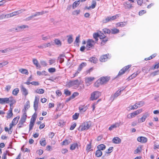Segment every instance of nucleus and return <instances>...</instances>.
<instances>
[{"label":"nucleus","instance_id":"obj_43","mask_svg":"<svg viewBox=\"0 0 159 159\" xmlns=\"http://www.w3.org/2000/svg\"><path fill=\"white\" fill-rule=\"evenodd\" d=\"M78 144L77 143H74L71 145L70 147V149L71 150H74L76 147L78 148Z\"/></svg>","mask_w":159,"mask_h":159},{"label":"nucleus","instance_id":"obj_26","mask_svg":"<svg viewBox=\"0 0 159 159\" xmlns=\"http://www.w3.org/2000/svg\"><path fill=\"white\" fill-rule=\"evenodd\" d=\"M95 155L97 157H100L102 155V152L100 150L98 149L95 152Z\"/></svg>","mask_w":159,"mask_h":159},{"label":"nucleus","instance_id":"obj_48","mask_svg":"<svg viewBox=\"0 0 159 159\" xmlns=\"http://www.w3.org/2000/svg\"><path fill=\"white\" fill-rule=\"evenodd\" d=\"M135 104H136L138 107H140L143 106L144 104V102L143 101H140L137 102Z\"/></svg>","mask_w":159,"mask_h":159},{"label":"nucleus","instance_id":"obj_6","mask_svg":"<svg viewBox=\"0 0 159 159\" xmlns=\"http://www.w3.org/2000/svg\"><path fill=\"white\" fill-rule=\"evenodd\" d=\"M110 79V77L106 76L101 77L99 79L100 81L101 84H106L109 81Z\"/></svg>","mask_w":159,"mask_h":159},{"label":"nucleus","instance_id":"obj_50","mask_svg":"<svg viewBox=\"0 0 159 159\" xmlns=\"http://www.w3.org/2000/svg\"><path fill=\"white\" fill-rule=\"evenodd\" d=\"M21 13V10H19L18 11H16L13 12L11 13L12 15H13V16H14L17 15Z\"/></svg>","mask_w":159,"mask_h":159},{"label":"nucleus","instance_id":"obj_35","mask_svg":"<svg viewBox=\"0 0 159 159\" xmlns=\"http://www.w3.org/2000/svg\"><path fill=\"white\" fill-rule=\"evenodd\" d=\"M44 92V90L43 89H37L35 91V92L39 94H43Z\"/></svg>","mask_w":159,"mask_h":159},{"label":"nucleus","instance_id":"obj_7","mask_svg":"<svg viewBox=\"0 0 159 159\" xmlns=\"http://www.w3.org/2000/svg\"><path fill=\"white\" fill-rule=\"evenodd\" d=\"M39 100V96H35L34 101V107L35 111H36L38 108V102Z\"/></svg>","mask_w":159,"mask_h":159},{"label":"nucleus","instance_id":"obj_41","mask_svg":"<svg viewBox=\"0 0 159 159\" xmlns=\"http://www.w3.org/2000/svg\"><path fill=\"white\" fill-rule=\"evenodd\" d=\"M54 43L56 44L58 46H61V43L60 40L56 39L54 40Z\"/></svg>","mask_w":159,"mask_h":159},{"label":"nucleus","instance_id":"obj_49","mask_svg":"<svg viewBox=\"0 0 159 159\" xmlns=\"http://www.w3.org/2000/svg\"><path fill=\"white\" fill-rule=\"evenodd\" d=\"M13 126H14L13 124H10L9 125L10 128L8 129V133L11 134L12 131V128Z\"/></svg>","mask_w":159,"mask_h":159},{"label":"nucleus","instance_id":"obj_23","mask_svg":"<svg viewBox=\"0 0 159 159\" xmlns=\"http://www.w3.org/2000/svg\"><path fill=\"white\" fill-rule=\"evenodd\" d=\"M48 11H46L45 12L44 11H42L41 12H36L35 13V14H34V16L36 17L37 16L42 15L45 13H48Z\"/></svg>","mask_w":159,"mask_h":159},{"label":"nucleus","instance_id":"obj_4","mask_svg":"<svg viewBox=\"0 0 159 159\" xmlns=\"http://www.w3.org/2000/svg\"><path fill=\"white\" fill-rule=\"evenodd\" d=\"M101 95V93L99 92L96 91L91 93L90 99L91 100H94L97 99Z\"/></svg>","mask_w":159,"mask_h":159},{"label":"nucleus","instance_id":"obj_33","mask_svg":"<svg viewBox=\"0 0 159 159\" xmlns=\"http://www.w3.org/2000/svg\"><path fill=\"white\" fill-rule=\"evenodd\" d=\"M13 49L11 48H8L5 49L4 50H0V52L3 53H5L6 52H7Z\"/></svg>","mask_w":159,"mask_h":159},{"label":"nucleus","instance_id":"obj_37","mask_svg":"<svg viewBox=\"0 0 159 159\" xmlns=\"http://www.w3.org/2000/svg\"><path fill=\"white\" fill-rule=\"evenodd\" d=\"M150 70V68L148 69L147 67L144 66L142 68V71L145 73H147Z\"/></svg>","mask_w":159,"mask_h":159},{"label":"nucleus","instance_id":"obj_31","mask_svg":"<svg viewBox=\"0 0 159 159\" xmlns=\"http://www.w3.org/2000/svg\"><path fill=\"white\" fill-rule=\"evenodd\" d=\"M19 71L21 73L25 74V75H28V72L27 70L24 69H19Z\"/></svg>","mask_w":159,"mask_h":159},{"label":"nucleus","instance_id":"obj_38","mask_svg":"<svg viewBox=\"0 0 159 159\" xmlns=\"http://www.w3.org/2000/svg\"><path fill=\"white\" fill-rule=\"evenodd\" d=\"M19 91V89L18 88H16L13 90L12 93L13 95L16 96L18 93Z\"/></svg>","mask_w":159,"mask_h":159},{"label":"nucleus","instance_id":"obj_12","mask_svg":"<svg viewBox=\"0 0 159 159\" xmlns=\"http://www.w3.org/2000/svg\"><path fill=\"white\" fill-rule=\"evenodd\" d=\"M147 139L144 137H139L137 138V140L140 142L142 143H145L147 141Z\"/></svg>","mask_w":159,"mask_h":159},{"label":"nucleus","instance_id":"obj_40","mask_svg":"<svg viewBox=\"0 0 159 159\" xmlns=\"http://www.w3.org/2000/svg\"><path fill=\"white\" fill-rule=\"evenodd\" d=\"M26 27H28L27 26L25 25H22L20 26H18L17 28H16L15 29L16 30H19L20 31V30H22L23 29L25 28Z\"/></svg>","mask_w":159,"mask_h":159},{"label":"nucleus","instance_id":"obj_8","mask_svg":"<svg viewBox=\"0 0 159 159\" xmlns=\"http://www.w3.org/2000/svg\"><path fill=\"white\" fill-rule=\"evenodd\" d=\"M109 56V54L102 55L100 57L99 60L101 62H105L108 58V57Z\"/></svg>","mask_w":159,"mask_h":159},{"label":"nucleus","instance_id":"obj_62","mask_svg":"<svg viewBox=\"0 0 159 159\" xmlns=\"http://www.w3.org/2000/svg\"><path fill=\"white\" fill-rule=\"evenodd\" d=\"M79 73H80V65L79 66V67L78 68V70L73 75V76L72 77H73V78L75 77V76L78 75Z\"/></svg>","mask_w":159,"mask_h":159},{"label":"nucleus","instance_id":"obj_60","mask_svg":"<svg viewBox=\"0 0 159 159\" xmlns=\"http://www.w3.org/2000/svg\"><path fill=\"white\" fill-rule=\"evenodd\" d=\"M124 23L125 24V22H120L119 23H118L116 25L117 26H121V27H123L125 25V24H124Z\"/></svg>","mask_w":159,"mask_h":159},{"label":"nucleus","instance_id":"obj_30","mask_svg":"<svg viewBox=\"0 0 159 159\" xmlns=\"http://www.w3.org/2000/svg\"><path fill=\"white\" fill-rule=\"evenodd\" d=\"M138 107V106L136 105V104H134L133 106H130L128 108L129 109H127L129 111L131 110H134L136 109Z\"/></svg>","mask_w":159,"mask_h":159},{"label":"nucleus","instance_id":"obj_24","mask_svg":"<svg viewBox=\"0 0 159 159\" xmlns=\"http://www.w3.org/2000/svg\"><path fill=\"white\" fill-rule=\"evenodd\" d=\"M94 79L93 77H88L85 79V82L86 83L90 84V83Z\"/></svg>","mask_w":159,"mask_h":159},{"label":"nucleus","instance_id":"obj_27","mask_svg":"<svg viewBox=\"0 0 159 159\" xmlns=\"http://www.w3.org/2000/svg\"><path fill=\"white\" fill-rule=\"evenodd\" d=\"M21 90L23 94L25 96L28 94V93L27 89L23 86H22Z\"/></svg>","mask_w":159,"mask_h":159},{"label":"nucleus","instance_id":"obj_18","mask_svg":"<svg viewBox=\"0 0 159 159\" xmlns=\"http://www.w3.org/2000/svg\"><path fill=\"white\" fill-rule=\"evenodd\" d=\"M33 62L34 65L37 68H40L41 66L39 64L38 61L35 58H33Z\"/></svg>","mask_w":159,"mask_h":159},{"label":"nucleus","instance_id":"obj_34","mask_svg":"<svg viewBox=\"0 0 159 159\" xmlns=\"http://www.w3.org/2000/svg\"><path fill=\"white\" fill-rule=\"evenodd\" d=\"M97 59L95 57H92L89 59V61L94 63H96L97 62Z\"/></svg>","mask_w":159,"mask_h":159},{"label":"nucleus","instance_id":"obj_59","mask_svg":"<svg viewBox=\"0 0 159 159\" xmlns=\"http://www.w3.org/2000/svg\"><path fill=\"white\" fill-rule=\"evenodd\" d=\"M56 70L54 68H50L48 69V71L51 73L54 72Z\"/></svg>","mask_w":159,"mask_h":159},{"label":"nucleus","instance_id":"obj_51","mask_svg":"<svg viewBox=\"0 0 159 159\" xmlns=\"http://www.w3.org/2000/svg\"><path fill=\"white\" fill-rule=\"evenodd\" d=\"M113 148V147H110L107 150L105 151L106 154V153H111L112 152Z\"/></svg>","mask_w":159,"mask_h":159},{"label":"nucleus","instance_id":"obj_19","mask_svg":"<svg viewBox=\"0 0 159 159\" xmlns=\"http://www.w3.org/2000/svg\"><path fill=\"white\" fill-rule=\"evenodd\" d=\"M12 108L10 107V110L8 111V112L7 113V118H10L13 116V113L12 112Z\"/></svg>","mask_w":159,"mask_h":159},{"label":"nucleus","instance_id":"obj_3","mask_svg":"<svg viewBox=\"0 0 159 159\" xmlns=\"http://www.w3.org/2000/svg\"><path fill=\"white\" fill-rule=\"evenodd\" d=\"M91 126V123L90 121L84 122L83 123L81 126L80 125V127H81V130L84 131L88 129Z\"/></svg>","mask_w":159,"mask_h":159},{"label":"nucleus","instance_id":"obj_47","mask_svg":"<svg viewBox=\"0 0 159 159\" xmlns=\"http://www.w3.org/2000/svg\"><path fill=\"white\" fill-rule=\"evenodd\" d=\"M64 56L62 55H61L60 56L58 57V59H59L60 62L61 63H62L64 61V58L63 57Z\"/></svg>","mask_w":159,"mask_h":159},{"label":"nucleus","instance_id":"obj_46","mask_svg":"<svg viewBox=\"0 0 159 159\" xmlns=\"http://www.w3.org/2000/svg\"><path fill=\"white\" fill-rule=\"evenodd\" d=\"M110 16L107 17L105 19L103 20L102 21V22L104 23H106L111 21L110 20Z\"/></svg>","mask_w":159,"mask_h":159},{"label":"nucleus","instance_id":"obj_45","mask_svg":"<svg viewBox=\"0 0 159 159\" xmlns=\"http://www.w3.org/2000/svg\"><path fill=\"white\" fill-rule=\"evenodd\" d=\"M102 30L104 34H110L111 33V30L107 28L103 29Z\"/></svg>","mask_w":159,"mask_h":159},{"label":"nucleus","instance_id":"obj_20","mask_svg":"<svg viewBox=\"0 0 159 159\" xmlns=\"http://www.w3.org/2000/svg\"><path fill=\"white\" fill-rule=\"evenodd\" d=\"M19 118L20 117L19 116H16L13 120L12 123L11 124H13L14 125H16L18 123Z\"/></svg>","mask_w":159,"mask_h":159},{"label":"nucleus","instance_id":"obj_15","mask_svg":"<svg viewBox=\"0 0 159 159\" xmlns=\"http://www.w3.org/2000/svg\"><path fill=\"white\" fill-rule=\"evenodd\" d=\"M120 122L119 123L116 122L114 124L111 125L109 128V130L111 131L114 128L118 127L120 125Z\"/></svg>","mask_w":159,"mask_h":159},{"label":"nucleus","instance_id":"obj_9","mask_svg":"<svg viewBox=\"0 0 159 159\" xmlns=\"http://www.w3.org/2000/svg\"><path fill=\"white\" fill-rule=\"evenodd\" d=\"M149 116L148 113H145L143 116L140 118H139L138 120V122L139 123H141L144 121L147 117Z\"/></svg>","mask_w":159,"mask_h":159},{"label":"nucleus","instance_id":"obj_54","mask_svg":"<svg viewBox=\"0 0 159 159\" xmlns=\"http://www.w3.org/2000/svg\"><path fill=\"white\" fill-rule=\"evenodd\" d=\"M39 143L41 145L43 146H45L46 144V143L45 139L42 141L40 140Z\"/></svg>","mask_w":159,"mask_h":159},{"label":"nucleus","instance_id":"obj_14","mask_svg":"<svg viewBox=\"0 0 159 159\" xmlns=\"http://www.w3.org/2000/svg\"><path fill=\"white\" fill-rule=\"evenodd\" d=\"M121 139L117 137L114 138L112 140V142L115 144H119L121 143Z\"/></svg>","mask_w":159,"mask_h":159},{"label":"nucleus","instance_id":"obj_61","mask_svg":"<svg viewBox=\"0 0 159 159\" xmlns=\"http://www.w3.org/2000/svg\"><path fill=\"white\" fill-rule=\"evenodd\" d=\"M91 148V142L89 144H88L86 147V150L88 151H90V149Z\"/></svg>","mask_w":159,"mask_h":159},{"label":"nucleus","instance_id":"obj_11","mask_svg":"<svg viewBox=\"0 0 159 159\" xmlns=\"http://www.w3.org/2000/svg\"><path fill=\"white\" fill-rule=\"evenodd\" d=\"M9 102V99L8 98H0V104H2L5 103H8Z\"/></svg>","mask_w":159,"mask_h":159},{"label":"nucleus","instance_id":"obj_57","mask_svg":"<svg viewBox=\"0 0 159 159\" xmlns=\"http://www.w3.org/2000/svg\"><path fill=\"white\" fill-rule=\"evenodd\" d=\"M64 93L67 96H69L71 94V92L67 89L64 90Z\"/></svg>","mask_w":159,"mask_h":159},{"label":"nucleus","instance_id":"obj_44","mask_svg":"<svg viewBox=\"0 0 159 159\" xmlns=\"http://www.w3.org/2000/svg\"><path fill=\"white\" fill-rule=\"evenodd\" d=\"M80 35H79L77 37L75 40L74 43V45L77 46L78 47L79 46L78 42L79 41Z\"/></svg>","mask_w":159,"mask_h":159},{"label":"nucleus","instance_id":"obj_55","mask_svg":"<svg viewBox=\"0 0 159 159\" xmlns=\"http://www.w3.org/2000/svg\"><path fill=\"white\" fill-rule=\"evenodd\" d=\"M80 13V10H76L74 11L72 13V14L73 15L75 16H77Z\"/></svg>","mask_w":159,"mask_h":159},{"label":"nucleus","instance_id":"obj_2","mask_svg":"<svg viewBox=\"0 0 159 159\" xmlns=\"http://www.w3.org/2000/svg\"><path fill=\"white\" fill-rule=\"evenodd\" d=\"M96 42L92 39H89L87 42L86 48L87 50H89L94 47Z\"/></svg>","mask_w":159,"mask_h":159},{"label":"nucleus","instance_id":"obj_32","mask_svg":"<svg viewBox=\"0 0 159 159\" xmlns=\"http://www.w3.org/2000/svg\"><path fill=\"white\" fill-rule=\"evenodd\" d=\"M119 30L116 28H114L113 29H111V34H115L119 33Z\"/></svg>","mask_w":159,"mask_h":159},{"label":"nucleus","instance_id":"obj_21","mask_svg":"<svg viewBox=\"0 0 159 159\" xmlns=\"http://www.w3.org/2000/svg\"><path fill=\"white\" fill-rule=\"evenodd\" d=\"M67 42L69 44L71 43L73 41V39L72 35H69L67 36Z\"/></svg>","mask_w":159,"mask_h":159},{"label":"nucleus","instance_id":"obj_42","mask_svg":"<svg viewBox=\"0 0 159 159\" xmlns=\"http://www.w3.org/2000/svg\"><path fill=\"white\" fill-rule=\"evenodd\" d=\"M100 85H102L99 79L94 84V86L98 87Z\"/></svg>","mask_w":159,"mask_h":159},{"label":"nucleus","instance_id":"obj_29","mask_svg":"<svg viewBox=\"0 0 159 159\" xmlns=\"http://www.w3.org/2000/svg\"><path fill=\"white\" fill-rule=\"evenodd\" d=\"M106 148V146L103 144H100L97 147V148L98 149L100 150L101 151L104 150Z\"/></svg>","mask_w":159,"mask_h":159},{"label":"nucleus","instance_id":"obj_63","mask_svg":"<svg viewBox=\"0 0 159 159\" xmlns=\"http://www.w3.org/2000/svg\"><path fill=\"white\" fill-rule=\"evenodd\" d=\"M118 16V15H116L115 16H110V20L111 21L114 20L116 19L117 17Z\"/></svg>","mask_w":159,"mask_h":159},{"label":"nucleus","instance_id":"obj_17","mask_svg":"<svg viewBox=\"0 0 159 159\" xmlns=\"http://www.w3.org/2000/svg\"><path fill=\"white\" fill-rule=\"evenodd\" d=\"M96 5V1L95 0H93L92 3V5L89 7H85V8H87L88 9H90L91 8L93 9L94 8Z\"/></svg>","mask_w":159,"mask_h":159},{"label":"nucleus","instance_id":"obj_52","mask_svg":"<svg viewBox=\"0 0 159 159\" xmlns=\"http://www.w3.org/2000/svg\"><path fill=\"white\" fill-rule=\"evenodd\" d=\"M79 113H75V114L74 115H73L72 118L73 120H76L79 117Z\"/></svg>","mask_w":159,"mask_h":159},{"label":"nucleus","instance_id":"obj_5","mask_svg":"<svg viewBox=\"0 0 159 159\" xmlns=\"http://www.w3.org/2000/svg\"><path fill=\"white\" fill-rule=\"evenodd\" d=\"M130 66H131L128 65L123 68L122 69L119 71L117 76H120L123 74L125 73V71L130 67Z\"/></svg>","mask_w":159,"mask_h":159},{"label":"nucleus","instance_id":"obj_16","mask_svg":"<svg viewBox=\"0 0 159 159\" xmlns=\"http://www.w3.org/2000/svg\"><path fill=\"white\" fill-rule=\"evenodd\" d=\"M30 107V102L28 101L26 102V104L24 106V109L23 110V112H24V113H26V111Z\"/></svg>","mask_w":159,"mask_h":159},{"label":"nucleus","instance_id":"obj_28","mask_svg":"<svg viewBox=\"0 0 159 159\" xmlns=\"http://www.w3.org/2000/svg\"><path fill=\"white\" fill-rule=\"evenodd\" d=\"M79 1L80 0L76 1L73 3L72 5L73 9H75L79 6L80 4V3H79Z\"/></svg>","mask_w":159,"mask_h":159},{"label":"nucleus","instance_id":"obj_36","mask_svg":"<svg viewBox=\"0 0 159 159\" xmlns=\"http://www.w3.org/2000/svg\"><path fill=\"white\" fill-rule=\"evenodd\" d=\"M108 41V38L106 37L104 39L101 40V46H103Z\"/></svg>","mask_w":159,"mask_h":159},{"label":"nucleus","instance_id":"obj_53","mask_svg":"<svg viewBox=\"0 0 159 159\" xmlns=\"http://www.w3.org/2000/svg\"><path fill=\"white\" fill-rule=\"evenodd\" d=\"M70 143V141H69L67 140L66 139L65 140H64L62 143V145H67L69 144Z\"/></svg>","mask_w":159,"mask_h":159},{"label":"nucleus","instance_id":"obj_39","mask_svg":"<svg viewBox=\"0 0 159 159\" xmlns=\"http://www.w3.org/2000/svg\"><path fill=\"white\" fill-rule=\"evenodd\" d=\"M120 94V91H119V90H118L112 96H111V98H113V99H114L115 98H116L119 96Z\"/></svg>","mask_w":159,"mask_h":159},{"label":"nucleus","instance_id":"obj_58","mask_svg":"<svg viewBox=\"0 0 159 159\" xmlns=\"http://www.w3.org/2000/svg\"><path fill=\"white\" fill-rule=\"evenodd\" d=\"M34 123L30 121V124L29 125V131H30L33 129L34 125Z\"/></svg>","mask_w":159,"mask_h":159},{"label":"nucleus","instance_id":"obj_25","mask_svg":"<svg viewBox=\"0 0 159 159\" xmlns=\"http://www.w3.org/2000/svg\"><path fill=\"white\" fill-rule=\"evenodd\" d=\"M37 114L36 112H35L32 116V117L30 119V122L34 123L37 118Z\"/></svg>","mask_w":159,"mask_h":159},{"label":"nucleus","instance_id":"obj_22","mask_svg":"<svg viewBox=\"0 0 159 159\" xmlns=\"http://www.w3.org/2000/svg\"><path fill=\"white\" fill-rule=\"evenodd\" d=\"M142 111V109H139L131 113V115H132L133 117H134L140 113Z\"/></svg>","mask_w":159,"mask_h":159},{"label":"nucleus","instance_id":"obj_1","mask_svg":"<svg viewBox=\"0 0 159 159\" xmlns=\"http://www.w3.org/2000/svg\"><path fill=\"white\" fill-rule=\"evenodd\" d=\"M80 84V82L78 80H70L66 84V86L69 88L71 87L74 86L77 88Z\"/></svg>","mask_w":159,"mask_h":159},{"label":"nucleus","instance_id":"obj_10","mask_svg":"<svg viewBox=\"0 0 159 159\" xmlns=\"http://www.w3.org/2000/svg\"><path fill=\"white\" fill-rule=\"evenodd\" d=\"M27 117L26 113H23V115L21 117V118L19 121V122L21 124H23L25 122Z\"/></svg>","mask_w":159,"mask_h":159},{"label":"nucleus","instance_id":"obj_64","mask_svg":"<svg viewBox=\"0 0 159 159\" xmlns=\"http://www.w3.org/2000/svg\"><path fill=\"white\" fill-rule=\"evenodd\" d=\"M159 73V71H155L151 74V75H152L153 76H154L157 75Z\"/></svg>","mask_w":159,"mask_h":159},{"label":"nucleus","instance_id":"obj_13","mask_svg":"<svg viewBox=\"0 0 159 159\" xmlns=\"http://www.w3.org/2000/svg\"><path fill=\"white\" fill-rule=\"evenodd\" d=\"M140 73V72L137 71L135 72L132 75H131L127 79L128 80H132L133 78H135L136 77L137 75L139 74Z\"/></svg>","mask_w":159,"mask_h":159},{"label":"nucleus","instance_id":"obj_56","mask_svg":"<svg viewBox=\"0 0 159 159\" xmlns=\"http://www.w3.org/2000/svg\"><path fill=\"white\" fill-rule=\"evenodd\" d=\"M88 108L87 106L81 108L80 107V112H82L85 111Z\"/></svg>","mask_w":159,"mask_h":159}]
</instances>
